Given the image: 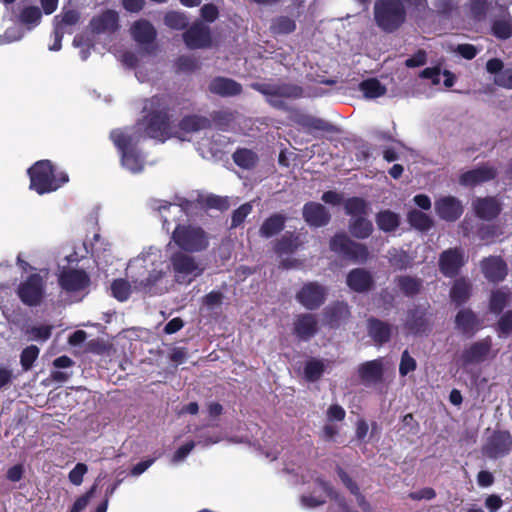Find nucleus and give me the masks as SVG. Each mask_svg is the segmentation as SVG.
I'll list each match as a JSON object with an SVG mask.
<instances>
[{
	"instance_id": "obj_1",
	"label": "nucleus",
	"mask_w": 512,
	"mask_h": 512,
	"mask_svg": "<svg viewBox=\"0 0 512 512\" xmlns=\"http://www.w3.org/2000/svg\"><path fill=\"white\" fill-rule=\"evenodd\" d=\"M164 110L159 99H148L143 107L145 115L135 126L115 129L110 133L120 154L121 165L127 171L136 174L144 170L146 157L137 148L141 139L148 137L164 142L171 135Z\"/></svg>"
},
{
	"instance_id": "obj_2",
	"label": "nucleus",
	"mask_w": 512,
	"mask_h": 512,
	"mask_svg": "<svg viewBox=\"0 0 512 512\" xmlns=\"http://www.w3.org/2000/svg\"><path fill=\"white\" fill-rule=\"evenodd\" d=\"M170 264L162 250L156 246L144 247L135 257L131 258L125 275L137 292L150 295L163 294L172 284L170 280Z\"/></svg>"
},
{
	"instance_id": "obj_3",
	"label": "nucleus",
	"mask_w": 512,
	"mask_h": 512,
	"mask_svg": "<svg viewBox=\"0 0 512 512\" xmlns=\"http://www.w3.org/2000/svg\"><path fill=\"white\" fill-rule=\"evenodd\" d=\"M28 175L30 188L40 195L56 191L69 180L67 173L49 160L37 161Z\"/></svg>"
},
{
	"instance_id": "obj_4",
	"label": "nucleus",
	"mask_w": 512,
	"mask_h": 512,
	"mask_svg": "<svg viewBox=\"0 0 512 512\" xmlns=\"http://www.w3.org/2000/svg\"><path fill=\"white\" fill-rule=\"evenodd\" d=\"M373 16L380 30L386 33L395 32L406 21L404 2L403 0H375Z\"/></svg>"
},
{
	"instance_id": "obj_5",
	"label": "nucleus",
	"mask_w": 512,
	"mask_h": 512,
	"mask_svg": "<svg viewBox=\"0 0 512 512\" xmlns=\"http://www.w3.org/2000/svg\"><path fill=\"white\" fill-rule=\"evenodd\" d=\"M172 240L175 244L189 252H199L209 245V238L205 231L198 226L178 224L173 231Z\"/></svg>"
},
{
	"instance_id": "obj_6",
	"label": "nucleus",
	"mask_w": 512,
	"mask_h": 512,
	"mask_svg": "<svg viewBox=\"0 0 512 512\" xmlns=\"http://www.w3.org/2000/svg\"><path fill=\"white\" fill-rule=\"evenodd\" d=\"M252 87L265 95L267 101L276 108H284L285 99L297 98L302 95V89L299 86L287 83H255Z\"/></svg>"
},
{
	"instance_id": "obj_7",
	"label": "nucleus",
	"mask_w": 512,
	"mask_h": 512,
	"mask_svg": "<svg viewBox=\"0 0 512 512\" xmlns=\"http://www.w3.org/2000/svg\"><path fill=\"white\" fill-rule=\"evenodd\" d=\"M174 279L179 284H190L203 272V268L194 257L177 252L171 256Z\"/></svg>"
},
{
	"instance_id": "obj_8",
	"label": "nucleus",
	"mask_w": 512,
	"mask_h": 512,
	"mask_svg": "<svg viewBox=\"0 0 512 512\" xmlns=\"http://www.w3.org/2000/svg\"><path fill=\"white\" fill-rule=\"evenodd\" d=\"M47 273H33L21 281L17 293L21 301L28 306H37L45 295Z\"/></svg>"
},
{
	"instance_id": "obj_9",
	"label": "nucleus",
	"mask_w": 512,
	"mask_h": 512,
	"mask_svg": "<svg viewBox=\"0 0 512 512\" xmlns=\"http://www.w3.org/2000/svg\"><path fill=\"white\" fill-rule=\"evenodd\" d=\"M330 248L338 255L355 262H365L368 258L367 248L352 241L345 234L335 235L330 242Z\"/></svg>"
},
{
	"instance_id": "obj_10",
	"label": "nucleus",
	"mask_w": 512,
	"mask_h": 512,
	"mask_svg": "<svg viewBox=\"0 0 512 512\" xmlns=\"http://www.w3.org/2000/svg\"><path fill=\"white\" fill-rule=\"evenodd\" d=\"M494 356L495 354H492V339L491 337H486L466 346L459 360L462 367L468 368L472 365L481 364Z\"/></svg>"
},
{
	"instance_id": "obj_11",
	"label": "nucleus",
	"mask_w": 512,
	"mask_h": 512,
	"mask_svg": "<svg viewBox=\"0 0 512 512\" xmlns=\"http://www.w3.org/2000/svg\"><path fill=\"white\" fill-rule=\"evenodd\" d=\"M151 99H159L161 101V103L165 107L164 115L166 117L167 122L169 123V126H171L169 117L167 115V104H166L165 99L160 98V97H152ZM208 126H209V120L207 118L200 117V116L185 117L180 122L179 131L173 132L172 127H170L171 135L169 136V138L174 135L182 141H192L194 133L204 130Z\"/></svg>"
},
{
	"instance_id": "obj_12",
	"label": "nucleus",
	"mask_w": 512,
	"mask_h": 512,
	"mask_svg": "<svg viewBox=\"0 0 512 512\" xmlns=\"http://www.w3.org/2000/svg\"><path fill=\"white\" fill-rule=\"evenodd\" d=\"M482 452L491 459H498L512 452V436L508 431H494L483 445Z\"/></svg>"
},
{
	"instance_id": "obj_13",
	"label": "nucleus",
	"mask_w": 512,
	"mask_h": 512,
	"mask_svg": "<svg viewBox=\"0 0 512 512\" xmlns=\"http://www.w3.org/2000/svg\"><path fill=\"white\" fill-rule=\"evenodd\" d=\"M62 290L67 293L85 292L90 285V279L83 270L68 269L63 270L58 277Z\"/></svg>"
},
{
	"instance_id": "obj_14",
	"label": "nucleus",
	"mask_w": 512,
	"mask_h": 512,
	"mask_svg": "<svg viewBox=\"0 0 512 512\" xmlns=\"http://www.w3.org/2000/svg\"><path fill=\"white\" fill-rule=\"evenodd\" d=\"M89 28L92 34H111L119 28V16L115 10L107 9L93 16Z\"/></svg>"
},
{
	"instance_id": "obj_15",
	"label": "nucleus",
	"mask_w": 512,
	"mask_h": 512,
	"mask_svg": "<svg viewBox=\"0 0 512 512\" xmlns=\"http://www.w3.org/2000/svg\"><path fill=\"white\" fill-rule=\"evenodd\" d=\"M465 262L466 257L462 250L456 248L449 249L441 254L439 268L446 277H454L458 274Z\"/></svg>"
},
{
	"instance_id": "obj_16",
	"label": "nucleus",
	"mask_w": 512,
	"mask_h": 512,
	"mask_svg": "<svg viewBox=\"0 0 512 512\" xmlns=\"http://www.w3.org/2000/svg\"><path fill=\"white\" fill-rule=\"evenodd\" d=\"M326 289L317 283H308L298 292V301L307 309L318 308L325 300Z\"/></svg>"
},
{
	"instance_id": "obj_17",
	"label": "nucleus",
	"mask_w": 512,
	"mask_h": 512,
	"mask_svg": "<svg viewBox=\"0 0 512 512\" xmlns=\"http://www.w3.org/2000/svg\"><path fill=\"white\" fill-rule=\"evenodd\" d=\"M480 266L483 275L490 282H501L508 273L506 262L499 256H489L483 259Z\"/></svg>"
},
{
	"instance_id": "obj_18",
	"label": "nucleus",
	"mask_w": 512,
	"mask_h": 512,
	"mask_svg": "<svg viewBox=\"0 0 512 512\" xmlns=\"http://www.w3.org/2000/svg\"><path fill=\"white\" fill-rule=\"evenodd\" d=\"M455 327L463 335L472 337L482 328V322L472 310L463 308L456 314Z\"/></svg>"
},
{
	"instance_id": "obj_19",
	"label": "nucleus",
	"mask_w": 512,
	"mask_h": 512,
	"mask_svg": "<svg viewBox=\"0 0 512 512\" xmlns=\"http://www.w3.org/2000/svg\"><path fill=\"white\" fill-rule=\"evenodd\" d=\"M184 41L189 48H204L210 45V29L203 23H195L184 34Z\"/></svg>"
},
{
	"instance_id": "obj_20",
	"label": "nucleus",
	"mask_w": 512,
	"mask_h": 512,
	"mask_svg": "<svg viewBox=\"0 0 512 512\" xmlns=\"http://www.w3.org/2000/svg\"><path fill=\"white\" fill-rule=\"evenodd\" d=\"M437 215L446 221H455L463 213L461 202L452 196H445L435 202Z\"/></svg>"
},
{
	"instance_id": "obj_21",
	"label": "nucleus",
	"mask_w": 512,
	"mask_h": 512,
	"mask_svg": "<svg viewBox=\"0 0 512 512\" xmlns=\"http://www.w3.org/2000/svg\"><path fill=\"white\" fill-rule=\"evenodd\" d=\"M313 483V492L309 495L303 494L301 496V505L304 508H314L323 504L327 497L332 496V490L327 483L318 478H315Z\"/></svg>"
},
{
	"instance_id": "obj_22",
	"label": "nucleus",
	"mask_w": 512,
	"mask_h": 512,
	"mask_svg": "<svg viewBox=\"0 0 512 512\" xmlns=\"http://www.w3.org/2000/svg\"><path fill=\"white\" fill-rule=\"evenodd\" d=\"M303 217L310 226L314 227L324 226L328 224L330 220V214L326 208L322 204L314 202L305 204Z\"/></svg>"
},
{
	"instance_id": "obj_23",
	"label": "nucleus",
	"mask_w": 512,
	"mask_h": 512,
	"mask_svg": "<svg viewBox=\"0 0 512 512\" xmlns=\"http://www.w3.org/2000/svg\"><path fill=\"white\" fill-rule=\"evenodd\" d=\"M496 171L489 166H482L463 173L460 177V183L464 186H475L493 179Z\"/></svg>"
},
{
	"instance_id": "obj_24",
	"label": "nucleus",
	"mask_w": 512,
	"mask_h": 512,
	"mask_svg": "<svg viewBox=\"0 0 512 512\" xmlns=\"http://www.w3.org/2000/svg\"><path fill=\"white\" fill-rule=\"evenodd\" d=\"M512 299V291L507 286L495 288L491 291L489 297V311L495 315L503 312Z\"/></svg>"
},
{
	"instance_id": "obj_25",
	"label": "nucleus",
	"mask_w": 512,
	"mask_h": 512,
	"mask_svg": "<svg viewBox=\"0 0 512 512\" xmlns=\"http://www.w3.org/2000/svg\"><path fill=\"white\" fill-rule=\"evenodd\" d=\"M241 89L242 88L239 83L225 77H217L209 84V90L212 93L223 97L237 95L241 92Z\"/></svg>"
},
{
	"instance_id": "obj_26",
	"label": "nucleus",
	"mask_w": 512,
	"mask_h": 512,
	"mask_svg": "<svg viewBox=\"0 0 512 512\" xmlns=\"http://www.w3.org/2000/svg\"><path fill=\"white\" fill-rule=\"evenodd\" d=\"M476 214L484 219L491 220L500 212V204L495 198H479L473 203Z\"/></svg>"
},
{
	"instance_id": "obj_27",
	"label": "nucleus",
	"mask_w": 512,
	"mask_h": 512,
	"mask_svg": "<svg viewBox=\"0 0 512 512\" xmlns=\"http://www.w3.org/2000/svg\"><path fill=\"white\" fill-rule=\"evenodd\" d=\"M132 37L139 44H150L154 41L156 31L151 23L146 20L136 21L131 27Z\"/></svg>"
},
{
	"instance_id": "obj_28",
	"label": "nucleus",
	"mask_w": 512,
	"mask_h": 512,
	"mask_svg": "<svg viewBox=\"0 0 512 512\" xmlns=\"http://www.w3.org/2000/svg\"><path fill=\"white\" fill-rule=\"evenodd\" d=\"M158 211L163 220V228L169 231V224L172 221H180L186 215V209L182 205L163 203L158 206Z\"/></svg>"
},
{
	"instance_id": "obj_29",
	"label": "nucleus",
	"mask_w": 512,
	"mask_h": 512,
	"mask_svg": "<svg viewBox=\"0 0 512 512\" xmlns=\"http://www.w3.org/2000/svg\"><path fill=\"white\" fill-rule=\"evenodd\" d=\"M332 362L327 359L311 358L304 366V376L310 382L317 381L323 373L331 367Z\"/></svg>"
},
{
	"instance_id": "obj_30",
	"label": "nucleus",
	"mask_w": 512,
	"mask_h": 512,
	"mask_svg": "<svg viewBox=\"0 0 512 512\" xmlns=\"http://www.w3.org/2000/svg\"><path fill=\"white\" fill-rule=\"evenodd\" d=\"M372 284V278L369 272L357 268L352 270L347 276V285L356 292L367 290Z\"/></svg>"
},
{
	"instance_id": "obj_31",
	"label": "nucleus",
	"mask_w": 512,
	"mask_h": 512,
	"mask_svg": "<svg viewBox=\"0 0 512 512\" xmlns=\"http://www.w3.org/2000/svg\"><path fill=\"white\" fill-rule=\"evenodd\" d=\"M383 367L381 360H372L359 367V375L366 383H376L381 380Z\"/></svg>"
},
{
	"instance_id": "obj_32",
	"label": "nucleus",
	"mask_w": 512,
	"mask_h": 512,
	"mask_svg": "<svg viewBox=\"0 0 512 512\" xmlns=\"http://www.w3.org/2000/svg\"><path fill=\"white\" fill-rule=\"evenodd\" d=\"M349 316V307L344 302H337L326 309L327 321L331 326L341 325Z\"/></svg>"
},
{
	"instance_id": "obj_33",
	"label": "nucleus",
	"mask_w": 512,
	"mask_h": 512,
	"mask_svg": "<svg viewBox=\"0 0 512 512\" xmlns=\"http://www.w3.org/2000/svg\"><path fill=\"white\" fill-rule=\"evenodd\" d=\"M316 329L317 322L315 317L311 314L299 316L295 323L296 334L304 340L311 338L315 334Z\"/></svg>"
},
{
	"instance_id": "obj_34",
	"label": "nucleus",
	"mask_w": 512,
	"mask_h": 512,
	"mask_svg": "<svg viewBox=\"0 0 512 512\" xmlns=\"http://www.w3.org/2000/svg\"><path fill=\"white\" fill-rule=\"evenodd\" d=\"M493 34L499 39H508L512 35V17L509 13L503 14L494 20L492 25Z\"/></svg>"
},
{
	"instance_id": "obj_35",
	"label": "nucleus",
	"mask_w": 512,
	"mask_h": 512,
	"mask_svg": "<svg viewBox=\"0 0 512 512\" xmlns=\"http://www.w3.org/2000/svg\"><path fill=\"white\" fill-rule=\"evenodd\" d=\"M349 230L354 237L365 239L372 233L373 225L364 217L351 218Z\"/></svg>"
},
{
	"instance_id": "obj_36",
	"label": "nucleus",
	"mask_w": 512,
	"mask_h": 512,
	"mask_svg": "<svg viewBox=\"0 0 512 512\" xmlns=\"http://www.w3.org/2000/svg\"><path fill=\"white\" fill-rule=\"evenodd\" d=\"M471 285L464 279H459L454 282L450 291V297L457 305L463 304L470 297Z\"/></svg>"
},
{
	"instance_id": "obj_37",
	"label": "nucleus",
	"mask_w": 512,
	"mask_h": 512,
	"mask_svg": "<svg viewBox=\"0 0 512 512\" xmlns=\"http://www.w3.org/2000/svg\"><path fill=\"white\" fill-rule=\"evenodd\" d=\"M285 223V218L280 214H274L264 221L260 228V234L263 237L269 238L280 232Z\"/></svg>"
},
{
	"instance_id": "obj_38",
	"label": "nucleus",
	"mask_w": 512,
	"mask_h": 512,
	"mask_svg": "<svg viewBox=\"0 0 512 512\" xmlns=\"http://www.w3.org/2000/svg\"><path fill=\"white\" fill-rule=\"evenodd\" d=\"M360 90L365 98L375 99L386 93V87L377 79H367L360 84Z\"/></svg>"
},
{
	"instance_id": "obj_39",
	"label": "nucleus",
	"mask_w": 512,
	"mask_h": 512,
	"mask_svg": "<svg viewBox=\"0 0 512 512\" xmlns=\"http://www.w3.org/2000/svg\"><path fill=\"white\" fill-rule=\"evenodd\" d=\"M376 223L379 229L391 232L399 226V216L389 210L381 211L376 216Z\"/></svg>"
},
{
	"instance_id": "obj_40",
	"label": "nucleus",
	"mask_w": 512,
	"mask_h": 512,
	"mask_svg": "<svg viewBox=\"0 0 512 512\" xmlns=\"http://www.w3.org/2000/svg\"><path fill=\"white\" fill-rule=\"evenodd\" d=\"M79 18L80 14L76 10H63L60 15L54 18L55 29L64 33L67 27L77 24Z\"/></svg>"
},
{
	"instance_id": "obj_41",
	"label": "nucleus",
	"mask_w": 512,
	"mask_h": 512,
	"mask_svg": "<svg viewBox=\"0 0 512 512\" xmlns=\"http://www.w3.org/2000/svg\"><path fill=\"white\" fill-rule=\"evenodd\" d=\"M390 333L391 330L387 324L379 320L369 321V334L375 341L379 343L386 342L390 337Z\"/></svg>"
},
{
	"instance_id": "obj_42",
	"label": "nucleus",
	"mask_w": 512,
	"mask_h": 512,
	"mask_svg": "<svg viewBox=\"0 0 512 512\" xmlns=\"http://www.w3.org/2000/svg\"><path fill=\"white\" fill-rule=\"evenodd\" d=\"M344 208L346 214L350 215L351 218L363 217L368 213L367 203L358 197L348 199L345 202Z\"/></svg>"
},
{
	"instance_id": "obj_43",
	"label": "nucleus",
	"mask_w": 512,
	"mask_h": 512,
	"mask_svg": "<svg viewBox=\"0 0 512 512\" xmlns=\"http://www.w3.org/2000/svg\"><path fill=\"white\" fill-rule=\"evenodd\" d=\"M113 296L119 301H125L130 296L132 291H136L130 280L117 279L112 283L111 286Z\"/></svg>"
},
{
	"instance_id": "obj_44",
	"label": "nucleus",
	"mask_w": 512,
	"mask_h": 512,
	"mask_svg": "<svg viewBox=\"0 0 512 512\" xmlns=\"http://www.w3.org/2000/svg\"><path fill=\"white\" fill-rule=\"evenodd\" d=\"M274 34H289L296 28L295 21L287 16H279L273 19L270 26Z\"/></svg>"
},
{
	"instance_id": "obj_45",
	"label": "nucleus",
	"mask_w": 512,
	"mask_h": 512,
	"mask_svg": "<svg viewBox=\"0 0 512 512\" xmlns=\"http://www.w3.org/2000/svg\"><path fill=\"white\" fill-rule=\"evenodd\" d=\"M233 159L238 166L245 169H250L256 164L258 157L251 150L239 149L234 153Z\"/></svg>"
},
{
	"instance_id": "obj_46",
	"label": "nucleus",
	"mask_w": 512,
	"mask_h": 512,
	"mask_svg": "<svg viewBox=\"0 0 512 512\" xmlns=\"http://www.w3.org/2000/svg\"><path fill=\"white\" fill-rule=\"evenodd\" d=\"M408 221L414 228L418 230H428L432 225V220L428 215L419 210H412L408 214Z\"/></svg>"
},
{
	"instance_id": "obj_47",
	"label": "nucleus",
	"mask_w": 512,
	"mask_h": 512,
	"mask_svg": "<svg viewBox=\"0 0 512 512\" xmlns=\"http://www.w3.org/2000/svg\"><path fill=\"white\" fill-rule=\"evenodd\" d=\"M388 259L390 264L395 269H405L411 262V258L407 255V253L403 250H399L396 248L390 249L388 251Z\"/></svg>"
},
{
	"instance_id": "obj_48",
	"label": "nucleus",
	"mask_w": 512,
	"mask_h": 512,
	"mask_svg": "<svg viewBox=\"0 0 512 512\" xmlns=\"http://www.w3.org/2000/svg\"><path fill=\"white\" fill-rule=\"evenodd\" d=\"M338 475L342 482L344 483V485L350 490L352 494L356 496L358 505L363 509V511L368 512L369 504L365 501L364 497L359 493L356 484L348 477V475L344 471L339 470Z\"/></svg>"
},
{
	"instance_id": "obj_49",
	"label": "nucleus",
	"mask_w": 512,
	"mask_h": 512,
	"mask_svg": "<svg viewBox=\"0 0 512 512\" xmlns=\"http://www.w3.org/2000/svg\"><path fill=\"white\" fill-rule=\"evenodd\" d=\"M52 332V326L50 325H37L32 326L26 330L28 340L32 341H46L50 338Z\"/></svg>"
},
{
	"instance_id": "obj_50",
	"label": "nucleus",
	"mask_w": 512,
	"mask_h": 512,
	"mask_svg": "<svg viewBox=\"0 0 512 512\" xmlns=\"http://www.w3.org/2000/svg\"><path fill=\"white\" fill-rule=\"evenodd\" d=\"M442 71L439 66L427 67L419 73V77L422 79H428L431 82V86L436 91H440Z\"/></svg>"
},
{
	"instance_id": "obj_51",
	"label": "nucleus",
	"mask_w": 512,
	"mask_h": 512,
	"mask_svg": "<svg viewBox=\"0 0 512 512\" xmlns=\"http://www.w3.org/2000/svg\"><path fill=\"white\" fill-rule=\"evenodd\" d=\"M20 19L26 25L36 26L40 22L41 11L36 6H27L23 8Z\"/></svg>"
},
{
	"instance_id": "obj_52",
	"label": "nucleus",
	"mask_w": 512,
	"mask_h": 512,
	"mask_svg": "<svg viewBox=\"0 0 512 512\" xmlns=\"http://www.w3.org/2000/svg\"><path fill=\"white\" fill-rule=\"evenodd\" d=\"M165 24L172 29L181 30L188 25V19L183 13L171 11L165 16Z\"/></svg>"
},
{
	"instance_id": "obj_53",
	"label": "nucleus",
	"mask_w": 512,
	"mask_h": 512,
	"mask_svg": "<svg viewBox=\"0 0 512 512\" xmlns=\"http://www.w3.org/2000/svg\"><path fill=\"white\" fill-rule=\"evenodd\" d=\"M73 44L75 47L80 49V58L82 60H87L90 56V49L93 46L92 40L89 36L86 35H76Z\"/></svg>"
},
{
	"instance_id": "obj_54",
	"label": "nucleus",
	"mask_w": 512,
	"mask_h": 512,
	"mask_svg": "<svg viewBox=\"0 0 512 512\" xmlns=\"http://www.w3.org/2000/svg\"><path fill=\"white\" fill-rule=\"evenodd\" d=\"M398 285L400 289L407 295H413L418 292L420 288V281L412 277H399Z\"/></svg>"
},
{
	"instance_id": "obj_55",
	"label": "nucleus",
	"mask_w": 512,
	"mask_h": 512,
	"mask_svg": "<svg viewBox=\"0 0 512 512\" xmlns=\"http://www.w3.org/2000/svg\"><path fill=\"white\" fill-rule=\"evenodd\" d=\"M39 355V349L35 345L26 347L21 354V365L24 370H28L32 367L34 361Z\"/></svg>"
},
{
	"instance_id": "obj_56",
	"label": "nucleus",
	"mask_w": 512,
	"mask_h": 512,
	"mask_svg": "<svg viewBox=\"0 0 512 512\" xmlns=\"http://www.w3.org/2000/svg\"><path fill=\"white\" fill-rule=\"evenodd\" d=\"M24 36V31L21 26L14 25L8 28L1 36L0 43L1 44H9L15 41L22 39Z\"/></svg>"
},
{
	"instance_id": "obj_57",
	"label": "nucleus",
	"mask_w": 512,
	"mask_h": 512,
	"mask_svg": "<svg viewBox=\"0 0 512 512\" xmlns=\"http://www.w3.org/2000/svg\"><path fill=\"white\" fill-rule=\"evenodd\" d=\"M88 472V467L84 463H78L76 466L69 472L68 479L69 481L75 485L79 486L83 482V478L85 474Z\"/></svg>"
},
{
	"instance_id": "obj_58",
	"label": "nucleus",
	"mask_w": 512,
	"mask_h": 512,
	"mask_svg": "<svg viewBox=\"0 0 512 512\" xmlns=\"http://www.w3.org/2000/svg\"><path fill=\"white\" fill-rule=\"evenodd\" d=\"M416 369V361L413 357L409 355L407 351H404L401 356V361L399 365V373L402 376H406L408 373L414 371Z\"/></svg>"
},
{
	"instance_id": "obj_59",
	"label": "nucleus",
	"mask_w": 512,
	"mask_h": 512,
	"mask_svg": "<svg viewBox=\"0 0 512 512\" xmlns=\"http://www.w3.org/2000/svg\"><path fill=\"white\" fill-rule=\"evenodd\" d=\"M403 2L406 12L410 11L419 15L428 10L427 0H403Z\"/></svg>"
},
{
	"instance_id": "obj_60",
	"label": "nucleus",
	"mask_w": 512,
	"mask_h": 512,
	"mask_svg": "<svg viewBox=\"0 0 512 512\" xmlns=\"http://www.w3.org/2000/svg\"><path fill=\"white\" fill-rule=\"evenodd\" d=\"M194 447H195V442H193V441L187 442L186 444L182 445L175 451V453L171 459V462L173 464H179V463L183 462L186 459V457L190 454V452L193 450Z\"/></svg>"
},
{
	"instance_id": "obj_61",
	"label": "nucleus",
	"mask_w": 512,
	"mask_h": 512,
	"mask_svg": "<svg viewBox=\"0 0 512 512\" xmlns=\"http://www.w3.org/2000/svg\"><path fill=\"white\" fill-rule=\"evenodd\" d=\"M427 63V53L424 50H418L412 56L405 60V65L408 68L421 67Z\"/></svg>"
},
{
	"instance_id": "obj_62",
	"label": "nucleus",
	"mask_w": 512,
	"mask_h": 512,
	"mask_svg": "<svg viewBox=\"0 0 512 512\" xmlns=\"http://www.w3.org/2000/svg\"><path fill=\"white\" fill-rule=\"evenodd\" d=\"M252 205L251 203H245L240 206L237 210L234 211L232 216V226L236 227L240 225L244 219L251 213Z\"/></svg>"
},
{
	"instance_id": "obj_63",
	"label": "nucleus",
	"mask_w": 512,
	"mask_h": 512,
	"mask_svg": "<svg viewBox=\"0 0 512 512\" xmlns=\"http://www.w3.org/2000/svg\"><path fill=\"white\" fill-rule=\"evenodd\" d=\"M493 81L497 86L512 89V68L504 69Z\"/></svg>"
},
{
	"instance_id": "obj_64",
	"label": "nucleus",
	"mask_w": 512,
	"mask_h": 512,
	"mask_svg": "<svg viewBox=\"0 0 512 512\" xmlns=\"http://www.w3.org/2000/svg\"><path fill=\"white\" fill-rule=\"evenodd\" d=\"M498 331L501 335L512 333V311L505 312L498 321Z\"/></svg>"
}]
</instances>
